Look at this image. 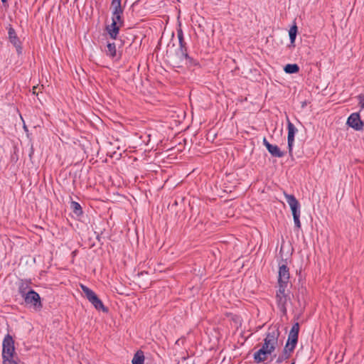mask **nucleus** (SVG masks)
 <instances>
[{"instance_id": "f257e3e1", "label": "nucleus", "mask_w": 364, "mask_h": 364, "mask_svg": "<svg viewBox=\"0 0 364 364\" xmlns=\"http://www.w3.org/2000/svg\"><path fill=\"white\" fill-rule=\"evenodd\" d=\"M167 61L173 68H182L183 65H196V60L188 55L186 49L177 48L174 52L171 50H166V54Z\"/></svg>"}, {"instance_id": "f03ea898", "label": "nucleus", "mask_w": 364, "mask_h": 364, "mask_svg": "<svg viewBox=\"0 0 364 364\" xmlns=\"http://www.w3.org/2000/svg\"><path fill=\"white\" fill-rule=\"evenodd\" d=\"M80 288L86 299L94 306V307L97 311H102L105 313L108 312V308L103 304L102 300L92 289L82 284H80Z\"/></svg>"}, {"instance_id": "7ed1b4c3", "label": "nucleus", "mask_w": 364, "mask_h": 364, "mask_svg": "<svg viewBox=\"0 0 364 364\" xmlns=\"http://www.w3.org/2000/svg\"><path fill=\"white\" fill-rule=\"evenodd\" d=\"M24 300L25 304L33 307L36 311H40L43 308L41 298L38 293L34 290H30L26 293V295L22 297Z\"/></svg>"}, {"instance_id": "20e7f679", "label": "nucleus", "mask_w": 364, "mask_h": 364, "mask_svg": "<svg viewBox=\"0 0 364 364\" xmlns=\"http://www.w3.org/2000/svg\"><path fill=\"white\" fill-rule=\"evenodd\" d=\"M15 355L14 340L9 333H7L2 343V358L14 357Z\"/></svg>"}, {"instance_id": "39448f33", "label": "nucleus", "mask_w": 364, "mask_h": 364, "mask_svg": "<svg viewBox=\"0 0 364 364\" xmlns=\"http://www.w3.org/2000/svg\"><path fill=\"white\" fill-rule=\"evenodd\" d=\"M185 198H176L173 203L168 205V210L171 213H174L175 216L178 218V220H184L186 218V215L184 213V204Z\"/></svg>"}, {"instance_id": "423d86ee", "label": "nucleus", "mask_w": 364, "mask_h": 364, "mask_svg": "<svg viewBox=\"0 0 364 364\" xmlns=\"http://www.w3.org/2000/svg\"><path fill=\"white\" fill-rule=\"evenodd\" d=\"M6 28L8 31L9 41L16 48L18 55H21L23 51L22 43L17 36L15 29L11 24H9Z\"/></svg>"}, {"instance_id": "0eeeda50", "label": "nucleus", "mask_w": 364, "mask_h": 364, "mask_svg": "<svg viewBox=\"0 0 364 364\" xmlns=\"http://www.w3.org/2000/svg\"><path fill=\"white\" fill-rule=\"evenodd\" d=\"M290 273L287 259H282L279 263L278 283L287 284L289 282Z\"/></svg>"}, {"instance_id": "6e6552de", "label": "nucleus", "mask_w": 364, "mask_h": 364, "mask_svg": "<svg viewBox=\"0 0 364 364\" xmlns=\"http://www.w3.org/2000/svg\"><path fill=\"white\" fill-rule=\"evenodd\" d=\"M346 124L355 131H362L364 128V122L361 120L359 112L352 113L348 117Z\"/></svg>"}, {"instance_id": "1a4fd4ad", "label": "nucleus", "mask_w": 364, "mask_h": 364, "mask_svg": "<svg viewBox=\"0 0 364 364\" xmlns=\"http://www.w3.org/2000/svg\"><path fill=\"white\" fill-rule=\"evenodd\" d=\"M287 130H288V135H287V144H288V149H289V154L291 156H292L293 154V146L294 143V137L296 133L298 132L297 129L295 127V126L290 122L289 119L287 118Z\"/></svg>"}, {"instance_id": "9d476101", "label": "nucleus", "mask_w": 364, "mask_h": 364, "mask_svg": "<svg viewBox=\"0 0 364 364\" xmlns=\"http://www.w3.org/2000/svg\"><path fill=\"white\" fill-rule=\"evenodd\" d=\"M265 338L272 343L278 345V340L280 336L279 327L278 325L270 326L265 334Z\"/></svg>"}, {"instance_id": "9b49d317", "label": "nucleus", "mask_w": 364, "mask_h": 364, "mask_svg": "<svg viewBox=\"0 0 364 364\" xmlns=\"http://www.w3.org/2000/svg\"><path fill=\"white\" fill-rule=\"evenodd\" d=\"M105 53L109 58L119 60L122 58V50H119L112 42H107Z\"/></svg>"}, {"instance_id": "f8f14e48", "label": "nucleus", "mask_w": 364, "mask_h": 364, "mask_svg": "<svg viewBox=\"0 0 364 364\" xmlns=\"http://www.w3.org/2000/svg\"><path fill=\"white\" fill-rule=\"evenodd\" d=\"M287 203L289 204L291 213L300 211V203L294 195L284 193Z\"/></svg>"}, {"instance_id": "ddd939ff", "label": "nucleus", "mask_w": 364, "mask_h": 364, "mask_svg": "<svg viewBox=\"0 0 364 364\" xmlns=\"http://www.w3.org/2000/svg\"><path fill=\"white\" fill-rule=\"evenodd\" d=\"M122 26L117 24L115 21L112 22L111 24L106 26L105 31L109 35V38L117 41V37L119 34L120 28Z\"/></svg>"}, {"instance_id": "4468645a", "label": "nucleus", "mask_w": 364, "mask_h": 364, "mask_svg": "<svg viewBox=\"0 0 364 364\" xmlns=\"http://www.w3.org/2000/svg\"><path fill=\"white\" fill-rule=\"evenodd\" d=\"M31 279H20L18 283V292L21 296V297H23L26 295V293L29 291L30 290H33L31 287Z\"/></svg>"}, {"instance_id": "2eb2a0df", "label": "nucleus", "mask_w": 364, "mask_h": 364, "mask_svg": "<svg viewBox=\"0 0 364 364\" xmlns=\"http://www.w3.org/2000/svg\"><path fill=\"white\" fill-rule=\"evenodd\" d=\"M299 333V323L296 322L291 326V328L289 333L288 338L287 341L291 342L293 345L297 344Z\"/></svg>"}, {"instance_id": "dca6fc26", "label": "nucleus", "mask_w": 364, "mask_h": 364, "mask_svg": "<svg viewBox=\"0 0 364 364\" xmlns=\"http://www.w3.org/2000/svg\"><path fill=\"white\" fill-rule=\"evenodd\" d=\"M271 354L272 353H269L267 350L262 347L260 349H259L257 352L254 353L253 358L256 363H259L261 362L264 361L267 359V355Z\"/></svg>"}, {"instance_id": "f3484780", "label": "nucleus", "mask_w": 364, "mask_h": 364, "mask_svg": "<svg viewBox=\"0 0 364 364\" xmlns=\"http://www.w3.org/2000/svg\"><path fill=\"white\" fill-rule=\"evenodd\" d=\"M267 149L269 153L274 157L282 158L285 155V152L281 151L277 145L271 144L270 146H268Z\"/></svg>"}, {"instance_id": "a211bd4d", "label": "nucleus", "mask_w": 364, "mask_h": 364, "mask_svg": "<svg viewBox=\"0 0 364 364\" xmlns=\"http://www.w3.org/2000/svg\"><path fill=\"white\" fill-rule=\"evenodd\" d=\"M284 70L288 74H296L299 72V66L296 63L287 64L284 67Z\"/></svg>"}, {"instance_id": "6ab92c4d", "label": "nucleus", "mask_w": 364, "mask_h": 364, "mask_svg": "<svg viewBox=\"0 0 364 364\" xmlns=\"http://www.w3.org/2000/svg\"><path fill=\"white\" fill-rule=\"evenodd\" d=\"M70 208L72 209L73 213L77 217L83 214L81 205L76 201H72L70 203Z\"/></svg>"}, {"instance_id": "aec40b11", "label": "nucleus", "mask_w": 364, "mask_h": 364, "mask_svg": "<svg viewBox=\"0 0 364 364\" xmlns=\"http://www.w3.org/2000/svg\"><path fill=\"white\" fill-rule=\"evenodd\" d=\"M144 355L143 351L138 350L134 355V358L132 360V364H144Z\"/></svg>"}, {"instance_id": "412c9836", "label": "nucleus", "mask_w": 364, "mask_h": 364, "mask_svg": "<svg viewBox=\"0 0 364 364\" xmlns=\"http://www.w3.org/2000/svg\"><path fill=\"white\" fill-rule=\"evenodd\" d=\"M277 345L272 343L270 341L267 340V338H264V343H263V345H262V348H264L265 350H267L269 353H272L276 348H277Z\"/></svg>"}, {"instance_id": "4be33fe9", "label": "nucleus", "mask_w": 364, "mask_h": 364, "mask_svg": "<svg viewBox=\"0 0 364 364\" xmlns=\"http://www.w3.org/2000/svg\"><path fill=\"white\" fill-rule=\"evenodd\" d=\"M298 32V28L296 24H294L290 28L289 31V36L290 39L291 44H294L296 40V34Z\"/></svg>"}, {"instance_id": "5701e85b", "label": "nucleus", "mask_w": 364, "mask_h": 364, "mask_svg": "<svg viewBox=\"0 0 364 364\" xmlns=\"http://www.w3.org/2000/svg\"><path fill=\"white\" fill-rule=\"evenodd\" d=\"M177 35H178V43H179V47L178 48H182L183 50L186 49V50H187L188 48L186 46V43L184 41L183 33V31L181 30V28H179L177 31Z\"/></svg>"}, {"instance_id": "b1692460", "label": "nucleus", "mask_w": 364, "mask_h": 364, "mask_svg": "<svg viewBox=\"0 0 364 364\" xmlns=\"http://www.w3.org/2000/svg\"><path fill=\"white\" fill-rule=\"evenodd\" d=\"M115 21V23L121 26H123L124 24L123 14H112V22Z\"/></svg>"}, {"instance_id": "393cba45", "label": "nucleus", "mask_w": 364, "mask_h": 364, "mask_svg": "<svg viewBox=\"0 0 364 364\" xmlns=\"http://www.w3.org/2000/svg\"><path fill=\"white\" fill-rule=\"evenodd\" d=\"M111 9H112V14H123L124 12V8L122 6L121 4L117 3L111 4Z\"/></svg>"}, {"instance_id": "a878e982", "label": "nucleus", "mask_w": 364, "mask_h": 364, "mask_svg": "<svg viewBox=\"0 0 364 364\" xmlns=\"http://www.w3.org/2000/svg\"><path fill=\"white\" fill-rule=\"evenodd\" d=\"M279 289L277 291L276 294V298L277 297H281V296H286L287 295L285 293L286 289L287 287V284H283V283H278Z\"/></svg>"}, {"instance_id": "bb28decb", "label": "nucleus", "mask_w": 364, "mask_h": 364, "mask_svg": "<svg viewBox=\"0 0 364 364\" xmlns=\"http://www.w3.org/2000/svg\"><path fill=\"white\" fill-rule=\"evenodd\" d=\"M296 346V344H292L291 342L287 341L284 348L283 351L287 350V353H289L291 356V353L294 352L295 348Z\"/></svg>"}, {"instance_id": "cd10ccee", "label": "nucleus", "mask_w": 364, "mask_h": 364, "mask_svg": "<svg viewBox=\"0 0 364 364\" xmlns=\"http://www.w3.org/2000/svg\"><path fill=\"white\" fill-rule=\"evenodd\" d=\"M286 351L287 350H285V351L282 350V353L277 358L276 363L280 364V363H283L284 361L288 360L291 357V355L289 353H287Z\"/></svg>"}, {"instance_id": "c85d7f7f", "label": "nucleus", "mask_w": 364, "mask_h": 364, "mask_svg": "<svg viewBox=\"0 0 364 364\" xmlns=\"http://www.w3.org/2000/svg\"><path fill=\"white\" fill-rule=\"evenodd\" d=\"M300 213H301V211L291 213L292 216H293L295 228H297L298 230H299L301 226L300 219H299Z\"/></svg>"}, {"instance_id": "c756f323", "label": "nucleus", "mask_w": 364, "mask_h": 364, "mask_svg": "<svg viewBox=\"0 0 364 364\" xmlns=\"http://www.w3.org/2000/svg\"><path fill=\"white\" fill-rule=\"evenodd\" d=\"M277 303L278 306H287V300L289 299L288 295L277 297Z\"/></svg>"}, {"instance_id": "7c9ffc66", "label": "nucleus", "mask_w": 364, "mask_h": 364, "mask_svg": "<svg viewBox=\"0 0 364 364\" xmlns=\"http://www.w3.org/2000/svg\"><path fill=\"white\" fill-rule=\"evenodd\" d=\"M112 43L116 45V47L119 50H122V48L125 44V40L122 38V36H120L119 38H117V41H114Z\"/></svg>"}, {"instance_id": "2f4dec72", "label": "nucleus", "mask_w": 364, "mask_h": 364, "mask_svg": "<svg viewBox=\"0 0 364 364\" xmlns=\"http://www.w3.org/2000/svg\"><path fill=\"white\" fill-rule=\"evenodd\" d=\"M3 359V364H18L15 360L14 357L5 358Z\"/></svg>"}, {"instance_id": "473e14b6", "label": "nucleus", "mask_w": 364, "mask_h": 364, "mask_svg": "<svg viewBox=\"0 0 364 364\" xmlns=\"http://www.w3.org/2000/svg\"><path fill=\"white\" fill-rule=\"evenodd\" d=\"M358 105L360 107L361 109H364V95H359L358 97Z\"/></svg>"}, {"instance_id": "72a5a7b5", "label": "nucleus", "mask_w": 364, "mask_h": 364, "mask_svg": "<svg viewBox=\"0 0 364 364\" xmlns=\"http://www.w3.org/2000/svg\"><path fill=\"white\" fill-rule=\"evenodd\" d=\"M278 308L282 312L283 315H286L287 314V306H278Z\"/></svg>"}, {"instance_id": "f704fd0d", "label": "nucleus", "mask_w": 364, "mask_h": 364, "mask_svg": "<svg viewBox=\"0 0 364 364\" xmlns=\"http://www.w3.org/2000/svg\"><path fill=\"white\" fill-rule=\"evenodd\" d=\"M262 143L264 146L266 147V149L268 148V146H270L272 144L267 141V139L265 137L263 138Z\"/></svg>"}, {"instance_id": "c9c22d12", "label": "nucleus", "mask_w": 364, "mask_h": 364, "mask_svg": "<svg viewBox=\"0 0 364 364\" xmlns=\"http://www.w3.org/2000/svg\"><path fill=\"white\" fill-rule=\"evenodd\" d=\"M122 0H112L111 4H116L117 3L121 4Z\"/></svg>"}, {"instance_id": "e433bc0d", "label": "nucleus", "mask_w": 364, "mask_h": 364, "mask_svg": "<svg viewBox=\"0 0 364 364\" xmlns=\"http://www.w3.org/2000/svg\"><path fill=\"white\" fill-rule=\"evenodd\" d=\"M4 6H8V0H1Z\"/></svg>"}, {"instance_id": "4c0bfd02", "label": "nucleus", "mask_w": 364, "mask_h": 364, "mask_svg": "<svg viewBox=\"0 0 364 364\" xmlns=\"http://www.w3.org/2000/svg\"><path fill=\"white\" fill-rule=\"evenodd\" d=\"M132 48V43H130V44H129V47L126 48V50H127H127H131Z\"/></svg>"}, {"instance_id": "58836bf2", "label": "nucleus", "mask_w": 364, "mask_h": 364, "mask_svg": "<svg viewBox=\"0 0 364 364\" xmlns=\"http://www.w3.org/2000/svg\"><path fill=\"white\" fill-rule=\"evenodd\" d=\"M306 106V101H304V102H302V104H301V107H302V108H304Z\"/></svg>"}, {"instance_id": "ea45409f", "label": "nucleus", "mask_w": 364, "mask_h": 364, "mask_svg": "<svg viewBox=\"0 0 364 364\" xmlns=\"http://www.w3.org/2000/svg\"><path fill=\"white\" fill-rule=\"evenodd\" d=\"M36 88H37V87H35V86L33 87V94H36Z\"/></svg>"}, {"instance_id": "a19ab883", "label": "nucleus", "mask_w": 364, "mask_h": 364, "mask_svg": "<svg viewBox=\"0 0 364 364\" xmlns=\"http://www.w3.org/2000/svg\"><path fill=\"white\" fill-rule=\"evenodd\" d=\"M97 239L98 240V241L100 240V237L99 235L97 236Z\"/></svg>"}, {"instance_id": "79ce46f5", "label": "nucleus", "mask_w": 364, "mask_h": 364, "mask_svg": "<svg viewBox=\"0 0 364 364\" xmlns=\"http://www.w3.org/2000/svg\"><path fill=\"white\" fill-rule=\"evenodd\" d=\"M290 364H295V361L294 360L292 361L291 363H290Z\"/></svg>"}]
</instances>
